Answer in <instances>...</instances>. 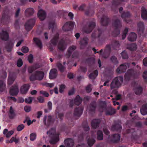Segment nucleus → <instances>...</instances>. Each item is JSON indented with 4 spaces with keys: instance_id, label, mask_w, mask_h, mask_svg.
Returning a JSON list of instances; mask_svg holds the SVG:
<instances>
[{
    "instance_id": "obj_1",
    "label": "nucleus",
    "mask_w": 147,
    "mask_h": 147,
    "mask_svg": "<svg viewBox=\"0 0 147 147\" xmlns=\"http://www.w3.org/2000/svg\"><path fill=\"white\" fill-rule=\"evenodd\" d=\"M44 74L43 72L41 71H37L35 72V74H32L30 77V79L31 81L36 80H41L43 78Z\"/></svg>"
},
{
    "instance_id": "obj_2",
    "label": "nucleus",
    "mask_w": 147,
    "mask_h": 147,
    "mask_svg": "<svg viewBox=\"0 0 147 147\" xmlns=\"http://www.w3.org/2000/svg\"><path fill=\"white\" fill-rule=\"evenodd\" d=\"M123 81L122 77L116 78L113 80L111 84V87L112 88L114 87H118L119 86Z\"/></svg>"
},
{
    "instance_id": "obj_3",
    "label": "nucleus",
    "mask_w": 147,
    "mask_h": 147,
    "mask_svg": "<svg viewBox=\"0 0 147 147\" xmlns=\"http://www.w3.org/2000/svg\"><path fill=\"white\" fill-rule=\"evenodd\" d=\"M35 20L34 19H30L26 23L25 26L26 30L29 31L31 30L34 25Z\"/></svg>"
},
{
    "instance_id": "obj_4",
    "label": "nucleus",
    "mask_w": 147,
    "mask_h": 147,
    "mask_svg": "<svg viewBox=\"0 0 147 147\" xmlns=\"http://www.w3.org/2000/svg\"><path fill=\"white\" fill-rule=\"evenodd\" d=\"M107 140L109 141H112L114 142L119 141L120 139V136L119 134H117L113 136H108Z\"/></svg>"
},
{
    "instance_id": "obj_5",
    "label": "nucleus",
    "mask_w": 147,
    "mask_h": 147,
    "mask_svg": "<svg viewBox=\"0 0 147 147\" xmlns=\"http://www.w3.org/2000/svg\"><path fill=\"white\" fill-rule=\"evenodd\" d=\"M129 64H122L120 67L117 69V71L118 73H121L124 72L125 71L126 69L128 67Z\"/></svg>"
},
{
    "instance_id": "obj_6",
    "label": "nucleus",
    "mask_w": 147,
    "mask_h": 147,
    "mask_svg": "<svg viewBox=\"0 0 147 147\" xmlns=\"http://www.w3.org/2000/svg\"><path fill=\"white\" fill-rule=\"evenodd\" d=\"M19 92L18 88V86L15 85L13 86L10 89L9 93L10 94L12 95H17Z\"/></svg>"
},
{
    "instance_id": "obj_7",
    "label": "nucleus",
    "mask_w": 147,
    "mask_h": 147,
    "mask_svg": "<svg viewBox=\"0 0 147 147\" xmlns=\"http://www.w3.org/2000/svg\"><path fill=\"white\" fill-rule=\"evenodd\" d=\"M30 87V86L28 84H24L21 87L20 92L22 94L26 93Z\"/></svg>"
},
{
    "instance_id": "obj_8",
    "label": "nucleus",
    "mask_w": 147,
    "mask_h": 147,
    "mask_svg": "<svg viewBox=\"0 0 147 147\" xmlns=\"http://www.w3.org/2000/svg\"><path fill=\"white\" fill-rule=\"evenodd\" d=\"M38 16L40 19L41 20H43L46 18V14L45 11L42 9H40L38 11Z\"/></svg>"
},
{
    "instance_id": "obj_9",
    "label": "nucleus",
    "mask_w": 147,
    "mask_h": 147,
    "mask_svg": "<svg viewBox=\"0 0 147 147\" xmlns=\"http://www.w3.org/2000/svg\"><path fill=\"white\" fill-rule=\"evenodd\" d=\"M0 37L3 40H7L9 37L8 32L6 31H3L0 34Z\"/></svg>"
},
{
    "instance_id": "obj_10",
    "label": "nucleus",
    "mask_w": 147,
    "mask_h": 147,
    "mask_svg": "<svg viewBox=\"0 0 147 147\" xmlns=\"http://www.w3.org/2000/svg\"><path fill=\"white\" fill-rule=\"evenodd\" d=\"M57 71L55 69H53L50 71L49 77L52 79L55 78L57 76Z\"/></svg>"
},
{
    "instance_id": "obj_11",
    "label": "nucleus",
    "mask_w": 147,
    "mask_h": 147,
    "mask_svg": "<svg viewBox=\"0 0 147 147\" xmlns=\"http://www.w3.org/2000/svg\"><path fill=\"white\" fill-rule=\"evenodd\" d=\"M64 143L67 146L69 147H72L74 144L73 140L71 139H67L65 140L64 141Z\"/></svg>"
},
{
    "instance_id": "obj_12",
    "label": "nucleus",
    "mask_w": 147,
    "mask_h": 147,
    "mask_svg": "<svg viewBox=\"0 0 147 147\" xmlns=\"http://www.w3.org/2000/svg\"><path fill=\"white\" fill-rule=\"evenodd\" d=\"M16 78L15 75L13 74H10L8 80V84L9 85L12 84L15 80Z\"/></svg>"
},
{
    "instance_id": "obj_13",
    "label": "nucleus",
    "mask_w": 147,
    "mask_h": 147,
    "mask_svg": "<svg viewBox=\"0 0 147 147\" xmlns=\"http://www.w3.org/2000/svg\"><path fill=\"white\" fill-rule=\"evenodd\" d=\"M14 133V131L13 130H11L8 131L7 129H5L3 131V134L7 138H9Z\"/></svg>"
},
{
    "instance_id": "obj_14",
    "label": "nucleus",
    "mask_w": 147,
    "mask_h": 147,
    "mask_svg": "<svg viewBox=\"0 0 147 147\" xmlns=\"http://www.w3.org/2000/svg\"><path fill=\"white\" fill-rule=\"evenodd\" d=\"M74 24V23L73 22H69L65 23L62 27V29L63 30L66 31L68 30L66 28L68 27H72Z\"/></svg>"
},
{
    "instance_id": "obj_15",
    "label": "nucleus",
    "mask_w": 147,
    "mask_h": 147,
    "mask_svg": "<svg viewBox=\"0 0 147 147\" xmlns=\"http://www.w3.org/2000/svg\"><path fill=\"white\" fill-rule=\"evenodd\" d=\"M140 112L143 115L147 114V104L143 105L140 109Z\"/></svg>"
},
{
    "instance_id": "obj_16",
    "label": "nucleus",
    "mask_w": 147,
    "mask_h": 147,
    "mask_svg": "<svg viewBox=\"0 0 147 147\" xmlns=\"http://www.w3.org/2000/svg\"><path fill=\"white\" fill-rule=\"evenodd\" d=\"M100 122V120L98 119H94L93 120L91 123V125L94 128H96Z\"/></svg>"
},
{
    "instance_id": "obj_17",
    "label": "nucleus",
    "mask_w": 147,
    "mask_h": 147,
    "mask_svg": "<svg viewBox=\"0 0 147 147\" xmlns=\"http://www.w3.org/2000/svg\"><path fill=\"white\" fill-rule=\"evenodd\" d=\"M136 34L132 32L129 34L128 39L129 41H133L136 40Z\"/></svg>"
},
{
    "instance_id": "obj_18",
    "label": "nucleus",
    "mask_w": 147,
    "mask_h": 147,
    "mask_svg": "<svg viewBox=\"0 0 147 147\" xmlns=\"http://www.w3.org/2000/svg\"><path fill=\"white\" fill-rule=\"evenodd\" d=\"M6 90V84L4 81H0V91L3 92Z\"/></svg>"
},
{
    "instance_id": "obj_19",
    "label": "nucleus",
    "mask_w": 147,
    "mask_h": 147,
    "mask_svg": "<svg viewBox=\"0 0 147 147\" xmlns=\"http://www.w3.org/2000/svg\"><path fill=\"white\" fill-rule=\"evenodd\" d=\"M58 47L59 49L61 51H63L66 48V45L64 42L61 41L58 44Z\"/></svg>"
},
{
    "instance_id": "obj_20",
    "label": "nucleus",
    "mask_w": 147,
    "mask_h": 147,
    "mask_svg": "<svg viewBox=\"0 0 147 147\" xmlns=\"http://www.w3.org/2000/svg\"><path fill=\"white\" fill-rule=\"evenodd\" d=\"M9 115L10 118H12L16 116V113L14 110L11 107L9 112Z\"/></svg>"
},
{
    "instance_id": "obj_21",
    "label": "nucleus",
    "mask_w": 147,
    "mask_h": 147,
    "mask_svg": "<svg viewBox=\"0 0 147 147\" xmlns=\"http://www.w3.org/2000/svg\"><path fill=\"white\" fill-rule=\"evenodd\" d=\"M83 110L81 108H78L75 109L74 111V114L76 116L78 117L80 116L82 114Z\"/></svg>"
},
{
    "instance_id": "obj_22",
    "label": "nucleus",
    "mask_w": 147,
    "mask_h": 147,
    "mask_svg": "<svg viewBox=\"0 0 147 147\" xmlns=\"http://www.w3.org/2000/svg\"><path fill=\"white\" fill-rule=\"evenodd\" d=\"M141 16L144 19H147V11L145 8L142 7Z\"/></svg>"
},
{
    "instance_id": "obj_23",
    "label": "nucleus",
    "mask_w": 147,
    "mask_h": 147,
    "mask_svg": "<svg viewBox=\"0 0 147 147\" xmlns=\"http://www.w3.org/2000/svg\"><path fill=\"white\" fill-rule=\"evenodd\" d=\"M20 141V138L17 136L12 137L11 138V142H14L16 144L18 143Z\"/></svg>"
},
{
    "instance_id": "obj_24",
    "label": "nucleus",
    "mask_w": 147,
    "mask_h": 147,
    "mask_svg": "<svg viewBox=\"0 0 147 147\" xmlns=\"http://www.w3.org/2000/svg\"><path fill=\"white\" fill-rule=\"evenodd\" d=\"M34 40L36 45L39 48H41L42 47V44L40 40L36 38H34Z\"/></svg>"
},
{
    "instance_id": "obj_25",
    "label": "nucleus",
    "mask_w": 147,
    "mask_h": 147,
    "mask_svg": "<svg viewBox=\"0 0 147 147\" xmlns=\"http://www.w3.org/2000/svg\"><path fill=\"white\" fill-rule=\"evenodd\" d=\"M76 47L75 46H72L70 47L68 49L67 55H66V57H67V56H70L71 54L74 51V50L76 49ZM68 57V56H67Z\"/></svg>"
},
{
    "instance_id": "obj_26",
    "label": "nucleus",
    "mask_w": 147,
    "mask_h": 147,
    "mask_svg": "<svg viewBox=\"0 0 147 147\" xmlns=\"http://www.w3.org/2000/svg\"><path fill=\"white\" fill-rule=\"evenodd\" d=\"M82 101V100L80 98V96L78 95L76 96L74 100L75 103L77 105H78L80 104Z\"/></svg>"
},
{
    "instance_id": "obj_27",
    "label": "nucleus",
    "mask_w": 147,
    "mask_h": 147,
    "mask_svg": "<svg viewBox=\"0 0 147 147\" xmlns=\"http://www.w3.org/2000/svg\"><path fill=\"white\" fill-rule=\"evenodd\" d=\"M115 113V110L114 109H110L106 111L105 113L106 115H113Z\"/></svg>"
},
{
    "instance_id": "obj_28",
    "label": "nucleus",
    "mask_w": 147,
    "mask_h": 147,
    "mask_svg": "<svg viewBox=\"0 0 147 147\" xmlns=\"http://www.w3.org/2000/svg\"><path fill=\"white\" fill-rule=\"evenodd\" d=\"M58 135H57L55 136L54 138H52L50 141V143L52 144H56L59 140Z\"/></svg>"
},
{
    "instance_id": "obj_29",
    "label": "nucleus",
    "mask_w": 147,
    "mask_h": 147,
    "mask_svg": "<svg viewBox=\"0 0 147 147\" xmlns=\"http://www.w3.org/2000/svg\"><path fill=\"white\" fill-rule=\"evenodd\" d=\"M98 75V72L97 70L94 71L93 73L91 74L89 76V77L90 79H93L95 78Z\"/></svg>"
},
{
    "instance_id": "obj_30",
    "label": "nucleus",
    "mask_w": 147,
    "mask_h": 147,
    "mask_svg": "<svg viewBox=\"0 0 147 147\" xmlns=\"http://www.w3.org/2000/svg\"><path fill=\"white\" fill-rule=\"evenodd\" d=\"M97 139L100 140H101L103 139V136L102 131H98L97 133Z\"/></svg>"
},
{
    "instance_id": "obj_31",
    "label": "nucleus",
    "mask_w": 147,
    "mask_h": 147,
    "mask_svg": "<svg viewBox=\"0 0 147 147\" xmlns=\"http://www.w3.org/2000/svg\"><path fill=\"white\" fill-rule=\"evenodd\" d=\"M142 91V88L141 87L137 88L134 89V91L136 94L138 95H139L141 94Z\"/></svg>"
},
{
    "instance_id": "obj_32",
    "label": "nucleus",
    "mask_w": 147,
    "mask_h": 147,
    "mask_svg": "<svg viewBox=\"0 0 147 147\" xmlns=\"http://www.w3.org/2000/svg\"><path fill=\"white\" fill-rule=\"evenodd\" d=\"M25 13L26 14H29L31 15L33 13L34 10L32 8H28L26 10Z\"/></svg>"
},
{
    "instance_id": "obj_33",
    "label": "nucleus",
    "mask_w": 147,
    "mask_h": 147,
    "mask_svg": "<svg viewBox=\"0 0 147 147\" xmlns=\"http://www.w3.org/2000/svg\"><path fill=\"white\" fill-rule=\"evenodd\" d=\"M128 48L131 51H134L136 49V45L135 44H132L128 47Z\"/></svg>"
},
{
    "instance_id": "obj_34",
    "label": "nucleus",
    "mask_w": 147,
    "mask_h": 147,
    "mask_svg": "<svg viewBox=\"0 0 147 147\" xmlns=\"http://www.w3.org/2000/svg\"><path fill=\"white\" fill-rule=\"evenodd\" d=\"M58 37V35L57 34L56 36L52 40H51V42L54 45H56L57 43V38Z\"/></svg>"
},
{
    "instance_id": "obj_35",
    "label": "nucleus",
    "mask_w": 147,
    "mask_h": 147,
    "mask_svg": "<svg viewBox=\"0 0 147 147\" xmlns=\"http://www.w3.org/2000/svg\"><path fill=\"white\" fill-rule=\"evenodd\" d=\"M36 134L35 133H32L30 135V139L31 141H33L36 138Z\"/></svg>"
},
{
    "instance_id": "obj_36",
    "label": "nucleus",
    "mask_w": 147,
    "mask_h": 147,
    "mask_svg": "<svg viewBox=\"0 0 147 147\" xmlns=\"http://www.w3.org/2000/svg\"><path fill=\"white\" fill-rule=\"evenodd\" d=\"M36 68L35 66L29 67L28 68V72L30 73H32L33 71Z\"/></svg>"
},
{
    "instance_id": "obj_37",
    "label": "nucleus",
    "mask_w": 147,
    "mask_h": 147,
    "mask_svg": "<svg viewBox=\"0 0 147 147\" xmlns=\"http://www.w3.org/2000/svg\"><path fill=\"white\" fill-rule=\"evenodd\" d=\"M47 112H49L51 110L52 108V103L51 102H49L47 104Z\"/></svg>"
},
{
    "instance_id": "obj_38",
    "label": "nucleus",
    "mask_w": 147,
    "mask_h": 147,
    "mask_svg": "<svg viewBox=\"0 0 147 147\" xmlns=\"http://www.w3.org/2000/svg\"><path fill=\"white\" fill-rule=\"evenodd\" d=\"M24 127V125L23 124L18 125L17 127V130L18 131L22 130Z\"/></svg>"
},
{
    "instance_id": "obj_39",
    "label": "nucleus",
    "mask_w": 147,
    "mask_h": 147,
    "mask_svg": "<svg viewBox=\"0 0 147 147\" xmlns=\"http://www.w3.org/2000/svg\"><path fill=\"white\" fill-rule=\"evenodd\" d=\"M95 142V140L93 139H90L88 141V145L89 146H91L93 145Z\"/></svg>"
},
{
    "instance_id": "obj_40",
    "label": "nucleus",
    "mask_w": 147,
    "mask_h": 147,
    "mask_svg": "<svg viewBox=\"0 0 147 147\" xmlns=\"http://www.w3.org/2000/svg\"><path fill=\"white\" fill-rule=\"evenodd\" d=\"M128 31L127 28H125L123 32V34L122 35V38L123 39H124L126 37V34Z\"/></svg>"
},
{
    "instance_id": "obj_41",
    "label": "nucleus",
    "mask_w": 147,
    "mask_h": 147,
    "mask_svg": "<svg viewBox=\"0 0 147 147\" xmlns=\"http://www.w3.org/2000/svg\"><path fill=\"white\" fill-rule=\"evenodd\" d=\"M32 101V98L31 97H29L27 98H26L25 101L26 103L28 104L31 103Z\"/></svg>"
},
{
    "instance_id": "obj_42",
    "label": "nucleus",
    "mask_w": 147,
    "mask_h": 147,
    "mask_svg": "<svg viewBox=\"0 0 147 147\" xmlns=\"http://www.w3.org/2000/svg\"><path fill=\"white\" fill-rule=\"evenodd\" d=\"M65 87V86L64 85L62 84L59 87V92L61 93H62L63 92Z\"/></svg>"
},
{
    "instance_id": "obj_43",
    "label": "nucleus",
    "mask_w": 147,
    "mask_h": 147,
    "mask_svg": "<svg viewBox=\"0 0 147 147\" xmlns=\"http://www.w3.org/2000/svg\"><path fill=\"white\" fill-rule=\"evenodd\" d=\"M95 26V23L94 22L92 23V24H91L90 25L89 28L90 29V30L88 31H86V32L87 33H88L91 32V31L92 29Z\"/></svg>"
},
{
    "instance_id": "obj_44",
    "label": "nucleus",
    "mask_w": 147,
    "mask_h": 147,
    "mask_svg": "<svg viewBox=\"0 0 147 147\" xmlns=\"http://www.w3.org/2000/svg\"><path fill=\"white\" fill-rule=\"evenodd\" d=\"M121 55L123 59H126L127 58L128 56L126 52L124 51L121 53Z\"/></svg>"
},
{
    "instance_id": "obj_45",
    "label": "nucleus",
    "mask_w": 147,
    "mask_h": 147,
    "mask_svg": "<svg viewBox=\"0 0 147 147\" xmlns=\"http://www.w3.org/2000/svg\"><path fill=\"white\" fill-rule=\"evenodd\" d=\"M143 77L146 82H147V71H145L143 74Z\"/></svg>"
},
{
    "instance_id": "obj_46",
    "label": "nucleus",
    "mask_w": 147,
    "mask_h": 147,
    "mask_svg": "<svg viewBox=\"0 0 147 147\" xmlns=\"http://www.w3.org/2000/svg\"><path fill=\"white\" fill-rule=\"evenodd\" d=\"M23 64V62L22 60L20 59L17 61V65L18 67H21Z\"/></svg>"
},
{
    "instance_id": "obj_47",
    "label": "nucleus",
    "mask_w": 147,
    "mask_h": 147,
    "mask_svg": "<svg viewBox=\"0 0 147 147\" xmlns=\"http://www.w3.org/2000/svg\"><path fill=\"white\" fill-rule=\"evenodd\" d=\"M28 60L30 63H32L33 62V55L30 54L28 56Z\"/></svg>"
},
{
    "instance_id": "obj_48",
    "label": "nucleus",
    "mask_w": 147,
    "mask_h": 147,
    "mask_svg": "<svg viewBox=\"0 0 147 147\" xmlns=\"http://www.w3.org/2000/svg\"><path fill=\"white\" fill-rule=\"evenodd\" d=\"M28 47H23L22 49V51L24 53H26L28 51Z\"/></svg>"
},
{
    "instance_id": "obj_49",
    "label": "nucleus",
    "mask_w": 147,
    "mask_h": 147,
    "mask_svg": "<svg viewBox=\"0 0 147 147\" xmlns=\"http://www.w3.org/2000/svg\"><path fill=\"white\" fill-rule=\"evenodd\" d=\"M57 66L61 71H63L65 69V67L63 66L60 63L58 64Z\"/></svg>"
},
{
    "instance_id": "obj_50",
    "label": "nucleus",
    "mask_w": 147,
    "mask_h": 147,
    "mask_svg": "<svg viewBox=\"0 0 147 147\" xmlns=\"http://www.w3.org/2000/svg\"><path fill=\"white\" fill-rule=\"evenodd\" d=\"M55 131L54 129H51L49 132H48L47 134L55 135Z\"/></svg>"
},
{
    "instance_id": "obj_51",
    "label": "nucleus",
    "mask_w": 147,
    "mask_h": 147,
    "mask_svg": "<svg viewBox=\"0 0 147 147\" xmlns=\"http://www.w3.org/2000/svg\"><path fill=\"white\" fill-rule=\"evenodd\" d=\"M24 110L25 112H28L31 110V107L28 106H25L24 107Z\"/></svg>"
},
{
    "instance_id": "obj_52",
    "label": "nucleus",
    "mask_w": 147,
    "mask_h": 147,
    "mask_svg": "<svg viewBox=\"0 0 147 147\" xmlns=\"http://www.w3.org/2000/svg\"><path fill=\"white\" fill-rule=\"evenodd\" d=\"M42 112L41 111H38L37 113V117L38 119H39L42 115Z\"/></svg>"
},
{
    "instance_id": "obj_53",
    "label": "nucleus",
    "mask_w": 147,
    "mask_h": 147,
    "mask_svg": "<svg viewBox=\"0 0 147 147\" xmlns=\"http://www.w3.org/2000/svg\"><path fill=\"white\" fill-rule=\"evenodd\" d=\"M38 100L40 102L42 103L44 101V99L41 96H39L38 98Z\"/></svg>"
},
{
    "instance_id": "obj_54",
    "label": "nucleus",
    "mask_w": 147,
    "mask_h": 147,
    "mask_svg": "<svg viewBox=\"0 0 147 147\" xmlns=\"http://www.w3.org/2000/svg\"><path fill=\"white\" fill-rule=\"evenodd\" d=\"M86 90L87 92H90L91 90V85H89L86 88Z\"/></svg>"
},
{
    "instance_id": "obj_55",
    "label": "nucleus",
    "mask_w": 147,
    "mask_h": 147,
    "mask_svg": "<svg viewBox=\"0 0 147 147\" xmlns=\"http://www.w3.org/2000/svg\"><path fill=\"white\" fill-rule=\"evenodd\" d=\"M84 5H82L78 7V10L82 11L84 9Z\"/></svg>"
},
{
    "instance_id": "obj_56",
    "label": "nucleus",
    "mask_w": 147,
    "mask_h": 147,
    "mask_svg": "<svg viewBox=\"0 0 147 147\" xmlns=\"http://www.w3.org/2000/svg\"><path fill=\"white\" fill-rule=\"evenodd\" d=\"M67 77L71 79L73 78L74 75L72 73H68Z\"/></svg>"
},
{
    "instance_id": "obj_57",
    "label": "nucleus",
    "mask_w": 147,
    "mask_h": 147,
    "mask_svg": "<svg viewBox=\"0 0 147 147\" xmlns=\"http://www.w3.org/2000/svg\"><path fill=\"white\" fill-rule=\"evenodd\" d=\"M24 100L23 98H18L17 101L18 103H22L24 102Z\"/></svg>"
},
{
    "instance_id": "obj_58",
    "label": "nucleus",
    "mask_w": 147,
    "mask_h": 147,
    "mask_svg": "<svg viewBox=\"0 0 147 147\" xmlns=\"http://www.w3.org/2000/svg\"><path fill=\"white\" fill-rule=\"evenodd\" d=\"M144 65L145 66H147V57L145 58L143 60Z\"/></svg>"
},
{
    "instance_id": "obj_59",
    "label": "nucleus",
    "mask_w": 147,
    "mask_h": 147,
    "mask_svg": "<svg viewBox=\"0 0 147 147\" xmlns=\"http://www.w3.org/2000/svg\"><path fill=\"white\" fill-rule=\"evenodd\" d=\"M128 109L127 107L126 106H124L122 107V111H124Z\"/></svg>"
},
{
    "instance_id": "obj_60",
    "label": "nucleus",
    "mask_w": 147,
    "mask_h": 147,
    "mask_svg": "<svg viewBox=\"0 0 147 147\" xmlns=\"http://www.w3.org/2000/svg\"><path fill=\"white\" fill-rule=\"evenodd\" d=\"M128 73L126 74L125 76V78L126 80H128V77H130L131 76V74H127Z\"/></svg>"
},
{
    "instance_id": "obj_61",
    "label": "nucleus",
    "mask_w": 147,
    "mask_h": 147,
    "mask_svg": "<svg viewBox=\"0 0 147 147\" xmlns=\"http://www.w3.org/2000/svg\"><path fill=\"white\" fill-rule=\"evenodd\" d=\"M47 87H52L54 86V84L53 83H47Z\"/></svg>"
},
{
    "instance_id": "obj_62",
    "label": "nucleus",
    "mask_w": 147,
    "mask_h": 147,
    "mask_svg": "<svg viewBox=\"0 0 147 147\" xmlns=\"http://www.w3.org/2000/svg\"><path fill=\"white\" fill-rule=\"evenodd\" d=\"M74 89H72L71 90L69 91V95H71L73 94L74 93Z\"/></svg>"
},
{
    "instance_id": "obj_63",
    "label": "nucleus",
    "mask_w": 147,
    "mask_h": 147,
    "mask_svg": "<svg viewBox=\"0 0 147 147\" xmlns=\"http://www.w3.org/2000/svg\"><path fill=\"white\" fill-rule=\"evenodd\" d=\"M20 11V9L19 8L16 11V13H15L16 17H17L18 16V15Z\"/></svg>"
},
{
    "instance_id": "obj_64",
    "label": "nucleus",
    "mask_w": 147,
    "mask_h": 147,
    "mask_svg": "<svg viewBox=\"0 0 147 147\" xmlns=\"http://www.w3.org/2000/svg\"><path fill=\"white\" fill-rule=\"evenodd\" d=\"M68 16L70 17L71 19H72L74 15L71 12H70L68 14Z\"/></svg>"
}]
</instances>
